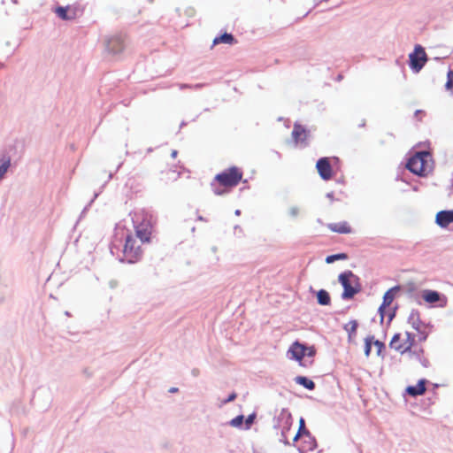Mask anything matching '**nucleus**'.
Wrapping results in <instances>:
<instances>
[{"label":"nucleus","instance_id":"nucleus-1","mask_svg":"<svg viewBox=\"0 0 453 453\" xmlns=\"http://www.w3.org/2000/svg\"><path fill=\"white\" fill-rule=\"evenodd\" d=\"M132 221L140 241L149 242L152 228L151 216L144 210H138L133 213Z\"/></svg>","mask_w":453,"mask_h":453},{"label":"nucleus","instance_id":"nucleus-2","mask_svg":"<svg viewBox=\"0 0 453 453\" xmlns=\"http://www.w3.org/2000/svg\"><path fill=\"white\" fill-rule=\"evenodd\" d=\"M339 282L343 288L342 298L349 300L354 297L355 295L361 291V284L359 277L354 274L351 271H345L338 277Z\"/></svg>","mask_w":453,"mask_h":453},{"label":"nucleus","instance_id":"nucleus-3","mask_svg":"<svg viewBox=\"0 0 453 453\" xmlns=\"http://www.w3.org/2000/svg\"><path fill=\"white\" fill-rule=\"evenodd\" d=\"M142 256V250L137 243L136 239L131 234L126 236L125 245L123 248V257L120 261H127V263L136 262Z\"/></svg>","mask_w":453,"mask_h":453},{"label":"nucleus","instance_id":"nucleus-4","mask_svg":"<svg viewBox=\"0 0 453 453\" xmlns=\"http://www.w3.org/2000/svg\"><path fill=\"white\" fill-rule=\"evenodd\" d=\"M429 156V153L426 151L417 152L409 158L406 167L417 175H423L426 171V165Z\"/></svg>","mask_w":453,"mask_h":453},{"label":"nucleus","instance_id":"nucleus-5","mask_svg":"<svg viewBox=\"0 0 453 453\" xmlns=\"http://www.w3.org/2000/svg\"><path fill=\"white\" fill-rule=\"evenodd\" d=\"M316 350L313 346H307L299 342L298 341L293 342L289 347L287 356L289 359H294L301 362L303 357H311L315 355Z\"/></svg>","mask_w":453,"mask_h":453},{"label":"nucleus","instance_id":"nucleus-6","mask_svg":"<svg viewBox=\"0 0 453 453\" xmlns=\"http://www.w3.org/2000/svg\"><path fill=\"white\" fill-rule=\"evenodd\" d=\"M242 173L237 167H231L227 171L216 175L215 179L225 187H234L241 180Z\"/></svg>","mask_w":453,"mask_h":453},{"label":"nucleus","instance_id":"nucleus-7","mask_svg":"<svg viewBox=\"0 0 453 453\" xmlns=\"http://www.w3.org/2000/svg\"><path fill=\"white\" fill-rule=\"evenodd\" d=\"M404 336L403 343H399V341L401 340V334H395L389 342L390 348L400 353L409 351L414 343L415 338L414 335L409 332H405Z\"/></svg>","mask_w":453,"mask_h":453},{"label":"nucleus","instance_id":"nucleus-8","mask_svg":"<svg viewBox=\"0 0 453 453\" xmlns=\"http://www.w3.org/2000/svg\"><path fill=\"white\" fill-rule=\"evenodd\" d=\"M410 66L411 68L418 73L427 61V57L422 46L417 45L412 53L410 54Z\"/></svg>","mask_w":453,"mask_h":453},{"label":"nucleus","instance_id":"nucleus-9","mask_svg":"<svg viewBox=\"0 0 453 453\" xmlns=\"http://www.w3.org/2000/svg\"><path fill=\"white\" fill-rule=\"evenodd\" d=\"M408 323L419 334L418 340L424 342L427 338L426 325L420 320V314L418 310H411L409 317Z\"/></svg>","mask_w":453,"mask_h":453},{"label":"nucleus","instance_id":"nucleus-10","mask_svg":"<svg viewBox=\"0 0 453 453\" xmlns=\"http://www.w3.org/2000/svg\"><path fill=\"white\" fill-rule=\"evenodd\" d=\"M422 297L425 300V302L428 303H438V307L444 308L446 307L448 303L447 297L431 289H425L422 291Z\"/></svg>","mask_w":453,"mask_h":453},{"label":"nucleus","instance_id":"nucleus-11","mask_svg":"<svg viewBox=\"0 0 453 453\" xmlns=\"http://www.w3.org/2000/svg\"><path fill=\"white\" fill-rule=\"evenodd\" d=\"M106 49L112 54H119L125 49L124 39L121 35H114L105 42Z\"/></svg>","mask_w":453,"mask_h":453},{"label":"nucleus","instance_id":"nucleus-12","mask_svg":"<svg viewBox=\"0 0 453 453\" xmlns=\"http://www.w3.org/2000/svg\"><path fill=\"white\" fill-rule=\"evenodd\" d=\"M309 131L306 130L302 125L296 123L292 131V138L296 144L304 147L307 145V139Z\"/></svg>","mask_w":453,"mask_h":453},{"label":"nucleus","instance_id":"nucleus-13","mask_svg":"<svg viewBox=\"0 0 453 453\" xmlns=\"http://www.w3.org/2000/svg\"><path fill=\"white\" fill-rule=\"evenodd\" d=\"M278 422L281 423L282 430L281 436L285 437L286 434L293 425V418L291 413L287 409H282L278 416Z\"/></svg>","mask_w":453,"mask_h":453},{"label":"nucleus","instance_id":"nucleus-14","mask_svg":"<svg viewBox=\"0 0 453 453\" xmlns=\"http://www.w3.org/2000/svg\"><path fill=\"white\" fill-rule=\"evenodd\" d=\"M316 167L319 176L327 180L332 177V167L327 157H321L318 160Z\"/></svg>","mask_w":453,"mask_h":453},{"label":"nucleus","instance_id":"nucleus-15","mask_svg":"<svg viewBox=\"0 0 453 453\" xmlns=\"http://www.w3.org/2000/svg\"><path fill=\"white\" fill-rule=\"evenodd\" d=\"M435 223L441 228H446L453 223V210L439 211L435 217Z\"/></svg>","mask_w":453,"mask_h":453},{"label":"nucleus","instance_id":"nucleus-16","mask_svg":"<svg viewBox=\"0 0 453 453\" xmlns=\"http://www.w3.org/2000/svg\"><path fill=\"white\" fill-rule=\"evenodd\" d=\"M399 289H400V287L396 286V287L391 288L384 294L382 304L379 308V312L380 313L381 319H383L384 309L392 303V302L395 298V295L397 291H399Z\"/></svg>","mask_w":453,"mask_h":453},{"label":"nucleus","instance_id":"nucleus-17","mask_svg":"<svg viewBox=\"0 0 453 453\" xmlns=\"http://www.w3.org/2000/svg\"><path fill=\"white\" fill-rule=\"evenodd\" d=\"M426 380L422 379L418 382L417 385L407 387V394L411 396H418L423 395L426 392Z\"/></svg>","mask_w":453,"mask_h":453},{"label":"nucleus","instance_id":"nucleus-18","mask_svg":"<svg viewBox=\"0 0 453 453\" xmlns=\"http://www.w3.org/2000/svg\"><path fill=\"white\" fill-rule=\"evenodd\" d=\"M298 433H301L303 434V437L308 438L309 440H311L310 450H314L317 448V441L316 439L308 429L305 427V421L303 418H301L299 420V429L297 431Z\"/></svg>","mask_w":453,"mask_h":453},{"label":"nucleus","instance_id":"nucleus-19","mask_svg":"<svg viewBox=\"0 0 453 453\" xmlns=\"http://www.w3.org/2000/svg\"><path fill=\"white\" fill-rule=\"evenodd\" d=\"M328 227L333 232L339 234H349L351 232V228L347 222L332 223L328 225Z\"/></svg>","mask_w":453,"mask_h":453},{"label":"nucleus","instance_id":"nucleus-20","mask_svg":"<svg viewBox=\"0 0 453 453\" xmlns=\"http://www.w3.org/2000/svg\"><path fill=\"white\" fill-rule=\"evenodd\" d=\"M11 166V158L3 157L0 158V180H3Z\"/></svg>","mask_w":453,"mask_h":453},{"label":"nucleus","instance_id":"nucleus-21","mask_svg":"<svg viewBox=\"0 0 453 453\" xmlns=\"http://www.w3.org/2000/svg\"><path fill=\"white\" fill-rule=\"evenodd\" d=\"M295 380L297 384L302 385L309 390H313L315 388V383L306 377L297 376L296 377Z\"/></svg>","mask_w":453,"mask_h":453},{"label":"nucleus","instance_id":"nucleus-22","mask_svg":"<svg viewBox=\"0 0 453 453\" xmlns=\"http://www.w3.org/2000/svg\"><path fill=\"white\" fill-rule=\"evenodd\" d=\"M234 42V38L231 34L225 33L224 35L220 36H217L213 40V44H219V43H226V44H232Z\"/></svg>","mask_w":453,"mask_h":453},{"label":"nucleus","instance_id":"nucleus-23","mask_svg":"<svg viewBox=\"0 0 453 453\" xmlns=\"http://www.w3.org/2000/svg\"><path fill=\"white\" fill-rule=\"evenodd\" d=\"M317 298H318V303L320 305H328L331 302L330 296H329L328 292L325 289H320L317 293Z\"/></svg>","mask_w":453,"mask_h":453},{"label":"nucleus","instance_id":"nucleus-24","mask_svg":"<svg viewBox=\"0 0 453 453\" xmlns=\"http://www.w3.org/2000/svg\"><path fill=\"white\" fill-rule=\"evenodd\" d=\"M344 328L349 334V339L351 340L356 335L357 322L356 320H351L345 326Z\"/></svg>","mask_w":453,"mask_h":453},{"label":"nucleus","instance_id":"nucleus-25","mask_svg":"<svg viewBox=\"0 0 453 453\" xmlns=\"http://www.w3.org/2000/svg\"><path fill=\"white\" fill-rule=\"evenodd\" d=\"M347 258H348L347 254H345V253H338V254L327 256L326 258V262L327 264H331V263H334L336 260H345Z\"/></svg>","mask_w":453,"mask_h":453},{"label":"nucleus","instance_id":"nucleus-26","mask_svg":"<svg viewBox=\"0 0 453 453\" xmlns=\"http://www.w3.org/2000/svg\"><path fill=\"white\" fill-rule=\"evenodd\" d=\"M67 10H68V8H67V7H62V6H59V7H58V8L56 9V13H57V15H58L60 19H64V20H69V19H71L73 17H72V16H69V15L67 14Z\"/></svg>","mask_w":453,"mask_h":453},{"label":"nucleus","instance_id":"nucleus-27","mask_svg":"<svg viewBox=\"0 0 453 453\" xmlns=\"http://www.w3.org/2000/svg\"><path fill=\"white\" fill-rule=\"evenodd\" d=\"M373 339H374L373 336H367L365 339V355L366 357L370 356Z\"/></svg>","mask_w":453,"mask_h":453},{"label":"nucleus","instance_id":"nucleus-28","mask_svg":"<svg viewBox=\"0 0 453 453\" xmlns=\"http://www.w3.org/2000/svg\"><path fill=\"white\" fill-rule=\"evenodd\" d=\"M242 422H243V416L239 415L230 421V425L234 427H238L242 424Z\"/></svg>","mask_w":453,"mask_h":453},{"label":"nucleus","instance_id":"nucleus-29","mask_svg":"<svg viewBox=\"0 0 453 453\" xmlns=\"http://www.w3.org/2000/svg\"><path fill=\"white\" fill-rule=\"evenodd\" d=\"M446 88L448 89H453V72H449L448 73V81L446 82Z\"/></svg>","mask_w":453,"mask_h":453},{"label":"nucleus","instance_id":"nucleus-30","mask_svg":"<svg viewBox=\"0 0 453 453\" xmlns=\"http://www.w3.org/2000/svg\"><path fill=\"white\" fill-rule=\"evenodd\" d=\"M299 211H300V210H299V208L297 206H292L288 210V214H289L290 217L296 218V217L298 216Z\"/></svg>","mask_w":453,"mask_h":453},{"label":"nucleus","instance_id":"nucleus-31","mask_svg":"<svg viewBox=\"0 0 453 453\" xmlns=\"http://www.w3.org/2000/svg\"><path fill=\"white\" fill-rule=\"evenodd\" d=\"M372 343L374 344L375 348L377 349V354L380 355L382 349L384 348V343L379 340H376V341L373 340Z\"/></svg>","mask_w":453,"mask_h":453},{"label":"nucleus","instance_id":"nucleus-32","mask_svg":"<svg viewBox=\"0 0 453 453\" xmlns=\"http://www.w3.org/2000/svg\"><path fill=\"white\" fill-rule=\"evenodd\" d=\"M255 417H256L255 414H251V415L248 416V418L245 420L247 428H249L251 426V424L254 422Z\"/></svg>","mask_w":453,"mask_h":453},{"label":"nucleus","instance_id":"nucleus-33","mask_svg":"<svg viewBox=\"0 0 453 453\" xmlns=\"http://www.w3.org/2000/svg\"><path fill=\"white\" fill-rule=\"evenodd\" d=\"M82 373L88 378L92 376V372L88 368H84Z\"/></svg>","mask_w":453,"mask_h":453},{"label":"nucleus","instance_id":"nucleus-34","mask_svg":"<svg viewBox=\"0 0 453 453\" xmlns=\"http://www.w3.org/2000/svg\"><path fill=\"white\" fill-rule=\"evenodd\" d=\"M235 398H236V394H235V393H232L231 395H229V396H228V397H227V399L225 401V403L232 402V401H234Z\"/></svg>","mask_w":453,"mask_h":453},{"label":"nucleus","instance_id":"nucleus-35","mask_svg":"<svg viewBox=\"0 0 453 453\" xmlns=\"http://www.w3.org/2000/svg\"><path fill=\"white\" fill-rule=\"evenodd\" d=\"M300 437H303V434H302L301 433H298V432H297V433H296V436L294 437V440H293V441H298V439H299Z\"/></svg>","mask_w":453,"mask_h":453},{"label":"nucleus","instance_id":"nucleus-36","mask_svg":"<svg viewBox=\"0 0 453 453\" xmlns=\"http://www.w3.org/2000/svg\"><path fill=\"white\" fill-rule=\"evenodd\" d=\"M304 442L308 444V449L310 450L311 440H309L308 438L304 437Z\"/></svg>","mask_w":453,"mask_h":453},{"label":"nucleus","instance_id":"nucleus-37","mask_svg":"<svg viewBox=\"0 0 453 453\" xmlns=\"http://www.w3.org/2000/svg\"><path fill=\"white\" fill-rule=\"evenodd\" d=\"M214 193H215L216 195H218V196H220V195H222V194L224 193V191H223V190H220V189H215V190H214Z\"/></svg>","mask_w":453,"mask_h":453},{"label":"nucleus","instance_id":"nucleus-38","mask_svg":"<svg viewBox=\"0 0 453 453\" xmlns=\"http://www.w3.org/2000/svg\"><path fill=\"white\" fill-rule=\"evenodd\" d=\"M326 197L329 198L330 200H333L334 199V193H332V192L327 193L326 194Z\"/></svg>","mask_w":453,"mask_h":453},{"label":"nucleus","instance_id":"nucleus-39","mask_svg":"<svg viewBox=\"0 0 453 453\" xmlns=\"http://www.w3.org/2000/svg\"><path fill=\"white\" fill-rule=\"evenodd\" d=\"M116 285H117V281H115V280H111V281H110V286H111V288H115V287H116Z\"/></svg>","mask_w":453,"mask_h":453},{"label":"nucleus","instance_id":"nucleus-40","mask_svg":"<svg viewBox=\"0 0 453 453\" xmlns=\"http://www.w3.org/2000/svg\"><path fill=\"white\" fill-rule=\"evenodd\" d=\"M177 154H178L177 150H173L171 156L173 158H175L177 157Z\"/></svg>","mask_w":453,"mask_h":453},{"label":"nucleus","instance_id":"nucleus-41","mask_svg":"<svg viewBox=\"0 0 453 453\" xmlns=\"http://www.w3.org/2000/svg\"><path fill=\"white\" fill-rule=\"evenodd\" d=\"M281 441H283V443H284L285 445H289V442H288V441L287 440L286 436H285V437H283V439L281 440Z\"/></svg>","mask_w":453,"mask_h":453},{"label":"nucleus","instance_id":"nucleus-42","mask_svg":"<svg viewBox=\"0 0 453 453\" xmlns=\"http://www.w3.org/2000/svg\"><path fill=\"white\" fill-rule=\"evenodd\" d=\"M177 391H178V388H171L169 389V392H170V393H175V392H177Z\"/></svg>","mask_w":453,"mask_h":453},{"label":"nucleus","instance_id":"nucleus-43","mask_svg":"<svg viewBox=\"0 0 453 453\" xmlns=\"http://www.w3.org/2000/svg\"><path fill=\"white\" fill-rule=\"evenodd\" d=\"M202 86H203L202 84H196V85L194 86V88H201Z\"/></svg>","mask_w":453,"mask_h":453},{"label":"nucleus","instance_id":"nucleus-44","mask_svg":"<svg viewBox=\"0 0 453 453\" xmlns=\"http://www.w3.org/2000/svg\"><path fill=\"white\" fill-rule=\"evenodd\" d=\"M235 215L239 216L241 214V211L240 210H236L235 212H234Z\"/></svg>","mask_w":453,"mask_h":453},{"label":"nucleus","instance_id":"nucleus-45","mask_svg":"<svg viewBox=\"0 0 453 453\" xmlns=\"http://www.w3.org/2000/svg\"><path fill=\"white\" fill-rule=\"evenodd\" d=\"M96 196H97V194H95L94 198L91 200V202L89 203L88 206L91 204V203H93L94 199L96 198Z\"/></svg>","mask_w":453,"mask_h":453},{"label":"nucleus","instance_id":"nucleus-46","mask_svg":"<svg viewBox=\"0 0 453 453\" xmlns=\"http://www.w3.org/2000/svg\"><path fill=\"white\" fill-rule=\"evenodd\" d=\"M403 341H404V338H403V336L401 335V340L399 341V343H403Z\"/></svg>","mask_w":453,"mask_h":453},{"label":"nucleus","instance_id":"nucleus-47","mask_svg":"<svg viewBox=\"0 0 453 453\" xmlns=\"http://www.w3.org/2000/svg\"><path fill=\"white\" fill-rule=\"evenodd\" d=\"M188 85L182 84V85L180 86V88H188Z\"/></svg>","mask_w":453,"mask_h":453},{"label":"nucleus","instance_id":"nucleus-48","mask_svg":"<svg viewBox=\"0 0 453 453\" xmlns=\"http://www.w3.org/2000/svg\"><path fill=\"white\" fill-rule=\"evenodd\" d=\"M114 246L111 248V252L113 254L114 253Z\"/></svg>","mask_w":453,"mask_h":453},{"label":"nucleus","instance_id":"nucleus-49","mask_svg":"<svg viewBox=\"0 0 453 453\" xmlns=\"http://www.w3.org/2000/svg\"><path fill=\"white\" fill-rule=\"evenodd\" d=\"M364 126H365V121H363V122H360V125H359V127H364Z\"/></svg>","mask_w":453,"mask_h":453},{"label":"nucleus","instance_id":"nucleus-50","mask_svg":"<svg viewBox=\"0 0 453 453\" xmlns=\"http://www.w3.org/2000/svg\"><path fill=\"white\" fill-rule=\"evenodd\" d=\"M198 219L199 220H204L202 216L198 217Z\"/></svg>","mask_w":453,"mask_h":453},{"label":"nucleus","instance_id":"nucleus-51","mask_svg":"<svg viewBox=\"0 0 453 453\" xmlns=\"http://www.w3.org/2000/svg\"><path fill=\"white\" fill-rule=\"evenodd\" d=\"M86 211H87V207L82 211L81 214H84Z\"/></svg>","mask_w":453,"mask_h":453}]
</instances>
